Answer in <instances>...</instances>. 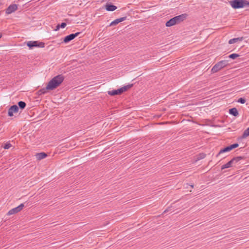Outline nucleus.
Returning <instances> with one entry per match:
<instances>
[{
    "mask_svg": "<svg viewBox=\"0 0 249 249\" xmlns=\"http://www.w3.org/2000/svg\"><path fill=\"white\" fill-rule=\"evenodd\" d=\"M107 93L110 96H114L116 95H120L122 94L120 89H118L113 90L111 91H108Z\"/></svg>",
    "mask_w": 249,
    "mask_h": 249,
    "instance_id": "nucleus-13",
    "label": "nucleus"
},
{
    "mask_svg": "<svg viewBox=\"0 0 249 249\" xmlns=\"http://www.w3.org/2000/svg\"><path fill=\"white\" fill-rule=\"evenodd\" d=\"M240 55L237 53H232L229 55L228 57L229 58H231L232 59H234L237 57H239Z\"/></svg>",
    "mask_w": 249,
    "mask_h": 249,
    "instance_id": "nucleus-23",
    "label": "nucleus"
},
{
    "mask_svg": "<svg viewBox=\"0 0 249 249\" xmlns=\"http://www.w3.org/2000/svg\"><path fill=\"white\" fill-rule=\"evenodd\" d=\"M126 18H127L126 17H122V18H117V19L114 20V21H112L110 23V24L109 25V26H112L116 25L117 24H118L120 22L126 20Z\"/></svg>",
    "mask_w": 249,
    "mask_h": 249,
    "instance_id": "nucleus-11",
    "label": "nucleus"
},
{
    "mask_svg": "<svg viewBox=\"0 0 249 249\" xmlns=\"http://www.w3.org/2000/svg\"><path fill=\"white\" fill-rule=\"evenodd\" d=\"M2 37V34H0V38Z\"/></svg>",
    "mask_w": 249,
    "mask_h": 249,
    "instance_id": "nucleus-28",
    "label": "nucleus"
},
{
    "mask_svg": "<svg viewBox=\"0 0 249 249\" xmlns=\"http://www.w3.org/2000/svg\"><path fill=\"white\" fill-rule=\"evenodd\" d=\"M229 113L235 117H236L239 115L238 111L235 107L230 109Z\"/></svg>",
    "mask_w": 249,
    "mask_h": 249,
    "instance_id": "nucleus-17",
    "label": "nucleus"
},
{
    "mask_svg": "<svg viewBox=\"0 0 249 249\" xmlns=\"http://www.w3.org/2000/svg\"><path fill=\"white\" fill-rule=\"evenodd\" d=\"M64 76L62 74L58 75L51 80L47 85V89L53 90L58 87L63 81Z\"/></svg>",
    "mask_w": 249,
    "mask_h": 249,
    "instance_id": "nucleus-1",
    "label": "nucleus"
},
{
    "mask_svg": "<svg viewBox=\"0 0 249 249\" xmlns=\"http://www.w3.org/2000/svg\"><path fill=\"white\" fill-rule=\"evenodd\" d=\"M235 159H232L230 161L227 162L226 164L223 165L221 166V170H223L226 168H230L234 164V160H235Z\"/></svg>",
    "mask_w": 249,
    "mask_h": 249,
    "instance_id": "nucleus-12",
    "label": "nucleus"
},
{
    "mask_svg": "<svg viewBox=\"0 0 249 249\" xmlns=\"http://www.w3.org/2000/svg\"><path fill=\"white\" fill-rule=\"evenodd\" d=\"M133 85L132 84H129V85H127L126 86H124L123 87L120 88L122 93H123L124 92H125V91H127L128 89H130L131 87H132Z\"/></svg>",
    "mask_w": 249,
    "mask_h": 249,
    "instance_id": "nucleus-18",
    "label": "nucleus"
},
{
    "mask_svg": "<svg viewBox=\"0 0 249 249\" xmlns=\"http://www.w3.org/2000/svg\"><path fill=\"white\" fill-rule=\"evenodd\" d=\"M47 90H49V89H47V87L45 88L41 89L38 91V94L39 95L45 94L47 92Z\"/></svg>",
    "mask_w": 249,
    "mask_h": 249,
    "instance_id": "nucleus-21",
    "label": "nucleus"
},
{
    "mask_svg": "<svg viewBox=\"0 0 249 249\" xmlns=\"http://www.w3.org/2000/svg\"><path fill=\"white\" fill-rule=\"evenodd\" d=\"M238 146H239L238 143H233L232 144H231V145L226 146L225 148H224L223 149H221L219 151L218 153L216 155V157H218L221 154H223V153H224L225 152H229V151H231V150H232V149H234L235 148L238 147Z\"/></svg>",
    "mask_w": 249,
    "mask_h": 249,
    "instance_id": "nucleus-6",
    "label": "nucleus"
},
{
    "mask_svg": "<svg viewBox=\"0 0 249 249\" xmlns=\"http://www.w3.org/2000/svg\"><path fill=\"white\" fill-rule=\"evenodd\" d=\"M106 9L108 11H113L117 9V7L111 4H107Z\"/></svg>",
    "mask_w": 249,
    "mask_h": 249,
    "instance_id": "nucleus-15",
    "label": "nucleus"
},
{
    "mask_svg": "<svg viewBox=\"0 0 249 249\" xmlns=\"http://www.w3.org/2000/svg\"><path fill=\"white\" fill-rule=\"evenodd\" d=\"M233 159H236L235 160H234V163L238 162L241 160L243 159V157H241V156H239V157H236L233 158Z\"/></svg>",
    "mask_w": 249,
    "mask_h": 249,
    "instance_id": "nucleus-26",
    "label": "nucleus"
},
{
    "mask_svg": "<svg viewBox=\"0 0 249 249\" xmlns=\"http://www.w3.org/2000/svg\"><path fill=\"white\" fill-rule=\"evenodd\" d=\"M166 212H167V210L164 211V213H166Z\"/></svg>",
    "mask_w": 249,
    "mask_h": 249,
    "instance_id": "nucleus-30",
    "label": "nucleus"
},
{
    "mask_svg": "<svg viewBox=\"0 0 249 249\" xmlns=\"http://www.w3.org/2000/svg\"><path fill=\"white\" fill-rule=\"evenodd\" d=\"M229 2L234 9L249 7V1L247 0H232Z\"/></svg>",
    "mask_w": 249,
    "mask_h": 249,
    "instance_id": "nucleus-3",
    "label": "nucleus"
},
{
    "mask_svg": "<svg viewBox=\"0 0 249 249\" xmlns=\"http://www.w3.org/2000/svg\"><path fill=\"white\" fill-rule=\"evenodd\" d=\"M24 207V204L22 203V204H20L18 206L10 210L8 212L7 215H11L13 214L18 213V212L21 211L23 209Z\"/></svg>",
    "mask_w": 249,
    "mask_h": 249,
    "instance_id": "nucleus-7",
    "label": "nucleus"
},
{
    "mask_svg": "<svg viewBox=\"0 0 249 249\" xmlns=\"http://www.w3.org/2000/svg\"><path fill=\"white\" fill-rule=\"evenodd\" d=\"M19 110L18 107L17 105L12 106L8 109V114L9 116H13L14 113H17Z\"/></svg>",
    "mask_w": 249,
    "mask_h": 249,
    "instance_id": "nucleus-10",
    "label": "nucleus"
},
{
    "mask_svg": "<svg viewBox=\"0 0 249 249\" xmlns=\"http://www.w3.org/2000/svg\"><path fill=\"white\" fill-rule=\"evenodd\" d=\"M237 102L241 104H244L246 102V100L243 98H240L238 100Z\"/></svg>",
    "mask_w": 249,
    "mask_h": 249,
    "instance_id": "nucleus-27",
    "label": "nucleus"
},
{
    "mask_svg": "<svg viewBox=\"0 0 249 249\" xmlns=\"http://www.w3.org/2000/svg\"><path fill=\"white\" fill-rule=\"evenodd\" d=\"M18 106L20 109H23L25 107L26 104L23 101H19L18 102Z\"/></svg>",
    "mask_w": 249,
    "mask_h": 249,
    "instance_id": "nucleus-20",
    "label": "nucleus"
},
{
    "mask_svg": "<svg viewBox=\"0 0 249 249\" xmlns=\"http://www.w3.org/2000/svg\"><path fill=\"white\" fill-rule=\"evenodd\" d=\"M80 34H81L80 32H77L75 34H70V35L66 36V37H65V38H64L63 41H64V42L67 43L69 42L70 41L76 37L78 36Z\"/></svg>",
    "mask_w": 249,
    "mask_h": 249,
    "instance_id": "nucleus-8",
    "label": "nucleus"
},
{
    "mask_svg": "<svg viewBox=\"0 0 249 249\" xmlns=\"http://www.w3.org/2000/svg\"><path fill=\"white\" fill-rule=\"evenodd\" d=\"M206 156V154L204 153H200L198 155L197 158V160H200L201 159H204Z\"/></svg>",
    "mask_w": 249,
    "mask_h": 249,
    "instance_id": "nucleus-24",
    "label": "nucleus"
},
{
    "mask_svg": "<svg viewBox=\"0 0 249 249\" xmlns=\"http://www.w3.org/2000/svg\"><path fill=\"white\" fill-rule=\"evenodd\" d=\"M191 187L192 188H194V185H191Z\"/></svg>",
    "mask_w": 249,
    "mask_h": 249,
    "instance_id": "nucleus-29",
    "label": "nucleus"
},
{
    "mask_svg": "<svg viewBox=\"0 0 249 249\" xmlns=\"http://www.w3.org/2000/svg\"><path fill=\"white\" fill-rule=\"evenodd\" d=\"M18 9V5L16 4L10 5L5 10L6 14H10L15 12Z\"/></svg>",
    "mask_w": 249,
    "mask_h": 249,
    "instance_id": "nucleus-9",
    "label": "nucleus"
},
{
    "mask_svg": "<svg viewBox=\"0 0 249 249\" xmlns=\"http://www.w3.org/2000/svg\"><path fill=\"white\" fill-rule=\"evenodd\" d=\"M187 17V14L185 13L176 16L167 21L165 23V25L166 27H171L175 25L178 24L184 21Z\"/></svg>",
    "mask_w": 249,
    "mask_h": 249,
    "instance_id": "nucleus-2",
    "label": "nucleus"
},
{
    "mask_svg": "<svg viewBox=\"0 0 249 249\" xmlns=\"http://www.w3.org/2000/svg\"><path fill=\"white\" fill-rule=\"evenodd\" d=\"M243 39H244L243 37L234 38L232 39H231L229 41V43L230 44H233V43H236L238 41H241L243 40Z\"/></svg>",
    "mask_w": 249,
    "mask_h": 249,
    "instance_id": "nucleus-16",
    "label": "nucleus"
},
{
    "mask_svg": "<svg viewBox=\"0 0 249 249\" xmlns=\"http://www.w3.org/2000/svg\"><path fill=\"white\" fill-rule=\"evenodd\" d=\"M228 65V60H221L214 65L212 69V72L215 73L221 70Z\"/></svg>",
    "mask_w": 249,
    "mask_h": 249,
    "instance_id": "nucleus-4",
    "label": "nucleus"
},
{
    "mask_svg": "<svg viewBox=\"0 0 249 249\" xmlns=\"http://www.w3.org/2000/svg\"><path fill=\"white\" fill-rule=\"evenodd\" d=\"M26 44L30 49H32L34 47L43 48L45 46L44 43L39 41H29Z\"/></svg>",
    "mask_w": 249,
    "mask_h": 249,
    "instance_id": "nucleus-5",
    "label": "nucleus"
},
{
    "mask_svg": "<svg viewBox=\"0 0 249 249\" xmlns=\"http://www.w3.org/2000/svg\"><path fill=\"white\" fill-rule=\"evenodd\" d=\"M47 156V155L46 153L44 152H40L36 153V158L38 160H41L43 159H45Z\"/></svg>",
    "mask_w": 249,
    "mask_h": 249,
    "instance_id": "nucleus-14",
    "label": "nucleus"
},
{
    "mask_svg": "<svg viewBox=\"0 0 249 249\" xmlns=\"http://www.w3.org/2000/svg\"><path fill=\"white\" fill-rule=\"evenodd\" d=\"M248 136H249V127L244 131L242 135V138L246 139Z\"/></svg>",
    "mask_w": 249,
    "mask_h": 249,
    "instance_id": "nucleus-19",
    "label": "nucleus"
},
{
    "mask_svg": "<svg viewBox=\"0 0 249 249\" xmlns=\"http://www.w3.org/2000/svg\"><path fill=\"white\" fill-rule=\"evenodd\" d=\"M11 146H12V145L10 143L7 142L6 143H5L4 144L3 148L5 149H8L10 148Z\"/></svg>",
    "mask_w": 249,
    "mask_h": 249,
    "instance_id": "nucleus-25",
    "label": "nucleus"
},
{
    "mask_svg": "<svg viewBox=\"0 0 249 249\" xmlns=\"http://www.w3.org/2000/svg\"><path fill=\"white\" fill-rule=\"evenodd\" d=\"M66 23L65 22H62L61 24H58L56 26V29L55 31L58 30L60 28H64L66 26Z\"/></svg>",
    "mask_w": 249,
    "mask_h": 249,
    "instance_id": "nucleus-22",
    "label": "nucleus"
}]
</instances>
